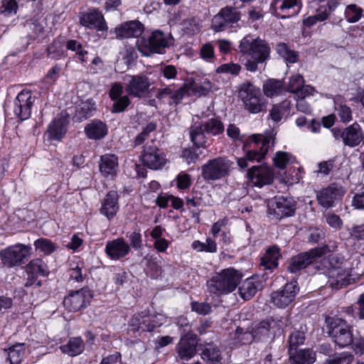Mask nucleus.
I'll return each instance as SVG.
<instances>
[{
    "mask_svg": "<svg viewBox=\"0 0 364 364\" xmlns=\"http://www.w3.org/2000/svg\"><path fill=\"white\" fill-rule=\"evenodd\" d=\"M242 278V274L235 269L223 270L210 282V291L218 294H226L234 291Z\"/></svg>",
    "mask_w": 364,
    "mask_h": 364,
    "instance_id": "f257e3e1",
    "label": "nucleus"
},
{
    "mask_svg": "<svg viewBox=\"0 0 364 364\" xmlns=\"http://www.w3.org/2000/svg\"><path fill=\"white\" fill-rule=\"evenodd\" d=\"M31 254L30 245L17 243L1 250L0 259L4 266L11 268L23 264Z\"/></svg>",
    "mask_w": 364,
    "mask_h": 364,
    "instance_id": "f03ea898",
    "label": "nucleus"
},
{
    "mask_svg": "<svg viewBox=\"0 0 364 364\" xmlns=\"http://www.w3.org/2000/svg\"><path fill=\"white\" fill-rule=\"evenodd\" d=\"M138 50L144 56L161 53L168 46V38L160 31H155L149 37L143 36L136 42Z\"/></svg>",
    "mask_w": 364,
    "mask_h": 364,
    "instance_id": "7ed1b4c3",
    "label": "nucleus"
},
{
    "mask_svg": "<svg viewBox=\"0 0 364 364\" xmlns=\"http://www.w3.org/2000/svg\"><path fill=\"white\" fill-rule=\"evenodd\" d=\"M239 48L241 53L248 54L260 63H264L269 58L270 48L264 40L259 38L251 41L245 37L240 41Z\"/></svg>",
    "mask_w": 364,
    "mask_h": 364,
    "instance_id": "20e7f679",
    "label": "nucleus"
},
{
    "mask_svg": "<svg viewBox=\"0 0 364 364\" xmlns=\"http://www.w3.org/2000/svg\"><path fill=\"white\" fill-rule=\"evenodd\" d=\"M239 97L242 100L245 108L251 113H258L265 107L260 90L249 82L240 85Z\"/></svg>",
    "mask_w": 364,
    "mask_h": 364,
    "instance_id": "39448f33",
    "label": "nucleus"
},
{
    "mask_svg": "<svg viewBox=\"0 0 364 364\" xmlns=\"http://www.w3.org/2000/svg\"><path fill=\"white\" fill-rule=\"evenodd\" d=\"M274 141L275 134L273 131L266 132L264 134H253L252 136V143L255 145V147L247 152L246 157L247 160L260 161L268 150L274 146Z\"/></svg>",
    "mask_w": 364,
    "mask_h": 364,
    "instance_id": "423d86ee",
    "label": "nucleus"
},
{
    "mask_svg": "<svg viewBox=\"0 0 364 364\" xmlns=\"http://www.w3.org/2000/svg\"><path fill=\"white\" fill-rule=\"evenodd\" d=\"M328 334L341 347H346L353 342L352 327L341 318H332L329 321Z\"/></svg>",
    "mask_w": 364,
    "mask_h": 364,
    "instance_id": "0eeeda50",
    "label": "nucleus"
},
{
    "mask_svg": "<svg viewBox=\"0 0 364 364\" xmlns=\"http://www.w3.org/2000/svg\"><path fill=\"white\" fill-rule=\"evenodd\" d=\"M328 250L326 246L318 247L292 257L288 267L289 271L291 273H296L306 268L318 258L326 255Z\"/></svg>",
    "mask_w": 364,
    "mask_h": 364,
    "instance_id": "6e6552de",
    "label": "nucleus"
},
{
    "mask_svg": "<svg viewBox=\"0 0 364 364\" xmlns=\"http://www.w3.org/2000/svg\"><path fill=\"white\" fill-rule=\"evenodd\" d=\"M267 214L272 219L280 220L295 213L294 201L283 196L274 197L268 202Z\"/></svg>",
    "mask_w": 364,
    "mask_h": 364,
    "instance_id": "1a4fd4ad",
    "label": "nucleus"
},
{
    "mask_svg": "<svg viewBox=\"0 0 364 364\" xmlns=\"http://www.w3.org/2000/svg\"><path fill=\"white\" fill-rule=\"evenodd\" d=\"M230 166L229 160L222 157L215 158L202 166V176L205 180H218L228 175Z\"/></svg>",
    "mask_w": 364,
    "mask_h": 364,
    "instance_id": "9d476101",
    "label": "nucleus"
},
{
    "mask_svg": "<svg viewBox=\"0 0 364 364\" xmlns=\"http://www.w3.org/2000/svg\"><path fill=\"white\" fill-rule=\"evenodd\" d=\"M128 80L125 85V90L128 95L142 98L149 95L151 82L145 75H127Z\"/></svg>",
    "mask_w": 364,
    "mask_h": 364,
    "instance_id": "9b49d317",
    "label": "nucleus"
},
{
    "mask_svg": "<svg viewBox=\"0 0 364 364\" xmlns=\"http://www.w3.org/2000/svg\"><path fill=\"white\" fill-rule=\"evenodd\" d=\"M327 275L329 285L332 288L338 289L348 285L351 281H355L360 274L353 272V270L345 264L331 267L328 269Z\"/></svg>",
    "mask_w": 364,
    "mask_h": 364,
    "instance_id": "f8f14e48",
    "label": "nucleus"
},
{
    "mask_svg": "<svg viewBox=\"0 0 364 364\" xmlns=\"http://www.w3.org/2000/svg\"><path fill=\"white\" fill-rule=\"evenodd\" d=\"M198 340L196 334L187 333L182 336L176 346V359L188 361L193 358L197 352Z\"/></svg>",
    "mask_w": 364,
    "mask_h": 364,
    "instance_id": "ddd939ff",
    "label": "nucleus"
},
{
    "mask_svg": "<svg viewBox=\"0 0 364 364\" xmlns=\"http://www.w3.org/2000/svg\"><path fill=\"white\" fill-rule=\"evenodd\" d=\"M142 161L147 167L154 170L161 168L168 161L166 154L154 145L153 141L144 146Z\"/></svg>",
    "mask_w": 364,
    "mask_h": 364,
    "instance_id": "4468645a",
    "label": "nucleus"
},
{
    "mask_svg": "<svg viewBox=\"0 0 364 364\" xmlns=\"http://www.w3.org/2000/svg\"><path fill=\"white\" fill-rule=\"evenodd\" d=\"M311 4L318 5L316 14L304 19V24L311 26L317 21H323L328 18L331 12L335 9L338 4V0H309Z\"/></svg>",
    "mask_w": 364,
    "mask_h": 364,
    "instance_id": "2eb2a0df",
    "label": "nucleus"
},
{
    "mask_svg": "<svg viewBox=\"0 0 364 364\" xmlns=\"http://www.w3.org/2000/svg\"><path fill=\"white\" fill-rule=\"evenodd\" d=\"M298 291L296 282L287 283L282 289L272 294L271 300L277 307L285 308L294 301Z\"/></svg>",
    "mask_w": 364,
    "mask_h": 364,
    "instance_id": "dca6fc26",
    "label": "nucleus"
},
{
    "mask_svg": "<svg viewBox=\"0 0 364 364\" xmlns=\"http://www.w3.org/2000/svg\"><path fill=\"white\" fill-rule=\"evenodd\" d=\"M33 97L29 90H23L18 94L14 100V112L21 120L27 119L31 112Z\"/></svg>",
    "mask_w": 364,
    "mask_h": 364,
    "instance_id": "f3484780",
    "label": "nucleus"
},
{
    "mask_svg": "<svg viewBox=\"0 0 364 364\" xmlns=\"http://www.w3.org/2000/svg\"><path fill=\"white\" fill-rule=\"evenodd\" d=\"M344 193L341 187L333 184L317 192L316 199L319 205L328 208L333 205L335 201L340 200Z\"/></svg>",
    "mask_w": 364,
    "mask_h": 364,
    "instance_id": "a211bd4d",
    "label": "nucleus"
},
{
    "mask_svg": "<svg viewBox=\"0 0 364 364\" xmlns=\"http://www.w3.org/2000/svg\"><path fill=\"white\" fill-rule=\"evenodd\" d=\"M80 23L82 26L90 28L96 29L100 31L107 30V26L103 15L98 10L92 9L82 14L80 18Z\"/></svg>",
    "mask_w": 364,
    "mask_h": 364,
    "instance_id": "6ab92c4d",
    "label": "nucleus"
},
{
    "mask_svg": "<svg viewBox=\"0 0 364 364\" xmlns=\"http://www.w3.org/2000/svg\"><path fill=\"white\" fill-rule=\"evenodd\" d=\"M124 87L120 82H114L112 85L109 92V96L114 103L112 112L118 113L124 112L130 104V99L128 95H122Z\"/></svg>",
    "mask_w": 364,
    "mask_h": 364,
    "instance_id": "aec40b11",
    "label": "nucleus"
},
{
    "mask_svg": "<svg viewBox=\"0 0 364 364\" xmlns=\"http://www.w3.org/2000/svg\"><path fill=\"white\" fill-rule=\"evenodd\" d=\"M248 176L252 183L258 187L269 185L273 182V171L267 166H253L248 171Z\"/></svg>",
    "mask_w": 364,
    "mask_h": 364,
    "instance_id": "412c9836",
    "label": "nucleus"
},
{
    "mask_svg": "<svg viewBox=\"0 0 364 364\" xmlns=\"http://www.w3.org/2000/svg\"><path fill=\"white\" fill-rule=\"evenodd\" d=\"M91 296L89 290L81 289L64 299L63 304L70 311H77L86 306Z\"/></svg>",
    "mask_w": 364,
    "mask_h": 364,
    "instance_id": "4be33fe9",
    "label": "nucleus"
},
{
    "mask_svg": "<svg viewBox=\"0 0 364 364\" xmlns=\"http://www.w3.org/2000/svg\"><path fill=\"white\" fill-rule=\"evenodd\" d=\"M130 250V245L122 237L107 242L105 247V252L107 256L114 260L124 257Z\"/></svg>",
    "mask_w": 364,
    "mask_h": 364,
    "instance_id": "5701e85b",
    "label": "nucleus"
},
{
    "mask_svg": "<svg viewBox=\"0 0 364 364\" xmlns=\"http://www.w3.org/2000/svg\"><path fill=\"white\" fill-rule=\"evenodd\" d=\"M363 133L358 123H354L343 129V143L345 146H357L363 141Z\"/></svg>",
    "mask_w": 364,
    "mask_h": 364,
    "instance_id": "b1692460",
    "label": "nucleus"
},
{
    "mask_svg": "<svg viewBox=\"0 0 364 364\" xmlns=\"http://www.w3.org/2000/svg\"><path fill=\"white\" fill-rule=\"evenodd\" d=\"M201 359L206 364H221L223 355L220 348L213 343H206L201 346Z\"/></svg>",
    "mask_w": 364,
    "mask_h": 364,
    "instance_id": "393cba45",
    "label": "nucleus"
},
{
    "mask_svg": "<svg viewBox=\"0 0 364 364\" xmlns=\"http://www.w3.org/2000/svg\"><path fill=\"white\" fill-rule=\"evenodd\" d=\"M144 31L143 25L138 21H131L115 28L117 38L139 37Z\"/></svg>",
    "mask_w": 364,
    "mask_h": 364,
    "instance_id": "a878e982",
    "label": "nucleus"
},
{
    "mask_svg": "<svg viewBox=\"0 0 364 364\" xmlns=\"http://www.w3.org/2000/svg\"><path fill=\"white\" fill-rule=\"evenodd\" d=\"M68 120L66 117H58L49 124L47 134L49 139L60 141L67 132Z\"/></svg>",
    "mask_w": 364,
    "mask_h": 364,
    "instance_id": "bb28decb",
    "label": "nucleus"
},
{
    "mask_svg": "<svg viewBox=\"0 0 364 364\" xmlns=\"http://www.w3.org/2000/svg\"><path fill=\"white\" fill-rule=\"evenodd\" d=\"M118 194L114 191L107 193L103 200L100 212L108 219L112 218L118 211Z\"/></svg>",
    "mask_w": 364,
    "mask_h": 364,
    "instance_id": "cd10ccee",
    "label": "nucleus"
},
{
    "mask_svg": "<svg viewBox=\"0 0 364 364\" xmlns=\"http://www.w3.org/2000/svg\"><path fill=\"white\" fill-rule=\"evenodd\" d=\"M118 168V159L114 154H105L100 157V171L105 176H114Z\"/></svg>",
    "mask_w": 364,
    "mask_h": 364,
    "instance_id": "c85d7f7f",
    "label": "nucleus"
},
{
    "mask_svg": "<svg viewBox=\"0 0 364 364\" xmlns=\"http://www.w3.org/2000/svg\"><path fill=\"white\" fill-rule=\"evenodd\" d=\"M299 0H274L271 4L272 9L281 18L289 17V11L299 5Z\"/></svg>",
    "mask_w": 364,
    "mask_h": 364,
    "instance_id": "c756f323",
    "label": "nucleus"
},
{
    "mask_svg": "<svg viewBox=\"0 0 364 364\" xmlns=\"http://www.w3.org/2000/svg\"><path fill=\"white\" fill-rule=\"evenodd\" d=\"M315 359V353L309 349L289 350L290 364H311Z\"/></svg>",
    "mask_w": 364,
    "mask_h": 364,
    "instance_id": "7c9ffc66",
    "label": "nucleus"
},
{
    "mask_svg": "<svg viewBox=\"0 0 364 364\" xmlns=\"http://www.w3.org/2000/svg\"><path fill=\"white\" fill-rule=\"evenodd\" d=\"M136 58L137 54L134 48L125 47L124 50L120 53V58L117 62V68L121 73H124L129 69Z\"/></svg>",
    "mask_w": 364,
    "mask_h": 364,
    "instance_id": "2f4dec72",
    "label": "nucleus"
},
{
    "mask_svg": "<svg viewBox=\"0 0 364 364\" xmlns=\"http://www.w3.org/2000/svg\"><path fill=\"white\" fill-rule=\"evenodd\" d=\"M85 132L90 139H100L107 134V129L102 122L93 121L85 127Z\"/></svg>",
    "mask_w": 364,
    "mask_h": 364,
    "instance_id": "473e14b6",
    "label": "nucleus"
},
{
    "mask_svg": "<svg viewBox=\"0 0 364 364\" xmlns=\"http://www.w3.org/2000/svg\"><path fill=\"white\" fill-rule=\"evenodd\" d=\"M84 348L85 344L80 337L72 338L67 344L60 346V349L64 353L72 357L82 353Z\"/></svg>",
    "mask_w": 364,
    "mask_h": 364,
    "instance_id": "72a5a7b5",
    "label": "nucleus"
},
{
    "mask_svg": "<svg viewBox=\"0 0 364 364\" xmlns=\"http://www.w3.org/2000/svg\"><path fill=\"white\" fill-rule=\"evenodd\" d=\"M26 272L32 278L41 276H46L48 274L46 264L40 259H35L26 266Z\"/></svg>",
    "mask_w": 364,
    "mask_h": 364,
    "instance_id": "f704fd0d",
    "label": "nucleus"
},
{
    "mask_svg": "<svg viewBox=\"0 0 364 364\" xmlns=\"http://www.w3.org/2000/svg\"><path fill=\"white\" fill-rule=\"evenodd\" d=\"M260 284L259 282L251 279H247L239 288V294L243 299L248 300L257 293Z\"/></svg>",
    "mask_w": 364,
    "mask_h": 364,
    "instance_id": "c9c22d12",
    "label": "nucleus"
},
{
    "mask_svg": "<svg viewBox=\"0 0 364 364\" xmlns=\"http://www.w3.org/2000/svg\"><path fill=\"white\" fill-rule=\"evenodd\" d=\"M279 256V249L275 246L271 247L262 257L260 264L267 269L274 268L277 266Z\"/></svg>",
    "mask_w": 364,
    "mask_h": 364,
    "instance_id": "e433bc0d",
    "label": "nucleus"
},
{
    "mask_svg": "<svg viewBox=\"0 0 364 364\" xmlns=\"http://www.w3.org/2000/svg\"><path fill=\"white\" fill-rule=\"evenodd\" d=\"M164 316L159 314V316H151L143 318L141 321H139L137 316L132 319V321L134 322L136 321V324L139 326V328H142L141 325H144L146 326L147 331H151L156 326H161L164 323Z\"/></svg>",
    "mask_w": 364,
    "mask_h": 364,
    "instance_id": "4c0bfd02",
    "label": "nucleus"
},
{
    "mask_svg": "<svg viewBox=\"0 0 364 364\" xmlns=\"http://www.w3.org/2000/svg\"><path fill=\"white\" fill-rule=\"evenodd\" d=\"M335 109L341 121L343 123H348L352 120V111L350 108L343 102L341 96L335 99Z\"/></svg>",
    "mask_w": 364,
    "mask_h": 364,
    "instance_id": "58836bf2",
    "label": "nucleus"
},
{
    "mask_svg": "<svg viewBox=\"0 0 364 364\" xmlns=\"http://www.w3.org/2000/svg\"><path fill=\"white\" fill-rule=\"evenodd\" d=\"M276 50L277 53L288 63H294L298 60V53L291 50L284 43H278Z\"/></svg>",
    "mask_w": 364,
    "mask_h": 364,
    "instance_id": "ea45409f",
    "label": "nucleus"
},
{
    "mask_svg": "<svg viewBox=\"0 0 364 364\" xmlns=\"http://www.w3.org/2000/svg\"><path fill=\"white\" fill-rule=\"evenodd\" d=\"M205 130L203 125H193L191 128V141L196 146H203L205 144Z\"/></svg>",
    "mask_w": 364,
    "mask_h": 364,
    "instance_id": "a19ab883",
    "label": "nucleus"
},
{
    "mask_svg": "<svg viewBox=\"0 0 364 364\" xmlns=\"http://www.w3.org/2000/svg\"><path fill=\"white\" fill-rule=\"evenodd\" d=\"M23 343H16L8 349V360L11 364H19L24 354Z\"/></svg>",
    "mask_w": 364,
    "mask_h": 364,
    "instance_id": "79ce46f5",
    "label": "nucleus"
},
{
    "mask_svg": "<svg viewBox=\"0 0 364 364\" xmlns=\"http://www.w3.org/2000/svg\"><path fill=\"white\" fill-rule=\"evenodd\" d=\"M263 90L267 97H272L278 95L283 91V85L281 81L270 79L264 83Z\"/></svg>",
    "mask_w": 364,
    "mask_h": 364,
    "instance_id": "37998d69",
    "label": "nucleus"
},
{
    "mask_svg": "<svg viewBox=\"0 0 364 364\" xmlns=\"http://www.w3.org/2000/svg\"><path fill=\"white\" fill-rule=\"evenodd\" d=\"M95 110V104L92 103L90 100H87L82 102L77 107L75 117L77 120L82 121L90 117L92 112Z\"/></svg>",
    "mask_w": 364,
    "mask_h": 364,
    "instance_id": "c03bdc74",
    "label": "nucleus"
},
{
    "mask_svg": "<svg viewBox=\"0 0 364 364\" xmlns=\"http://www.w3.org/2000/svg\"><path fill=\"white\" fill-rule=\"evenodd\" d=\"M234 338L236 340V343L242 345L250 344L255 340L254 335L252 332L245 331L240 327L236 328Z\"/></svg>",
    "mask_w": 364,
    "mask_h": 364,
    "instance_id": "a18cd8bd",
    "label": "nucleus"
},
{
    "mask_svg": "<svg viewBox=\"0 0 364 364\" xmlns=\"http://www.w3.org/2000/svg\"><path fill=\"white\" fill-rule=\"evenodd\" d=\"M192 247L199 252H215L217 250V245L215 241L210 238H208L205 242L200 241H194Z\"/></svg>",
    "mask_w": 364,
    "mask_h": 364,
    "instance_id": "49530a36",
    "label": "nucleus"
},
{
    "mask_svg": "<svg viewBox=\"0 0 364 364\" xmlns=\"http://www.w3.org/2000/svg\"><path fill=\"white\" fill-rule=\"evenodd\" d=\"M203 127H204L206 134L216 135L222 133L224 130V127L222 122L217 119H211L205 122Z\"/></svg>",
    "mask_w": 364,
    "mask_h": 364,
    "instance_id": "de8ad7c7",
    "label": "nucleus"
},
{
    "mask_svg": "<svg viewBox=\"0 0 364 364\" xmlns=\"http://www.w3.org/2000/svg\"><path fill=\"white\" fill-rule=\"evenodd\" d=\"M184 31L188 35H193L198 33L200 30V21L196 18H189L183 21Z\"/></svg>",
    "mask_w": 364,
    "mask_h": 364,
    "instance_id": "09e8293b",
    "label": "nucleus"
},
{
    "mask_svg": "<svg viewBox=\"0 0 364 364\" xmlns=\"http://www.w3.org/2000/svg\"><path fill=\"white\" fill-rule=\"evenodd\" d=\"M363 10L355 4H350L346 9L345 14L347 21L349 23H355L361 17Z\"/></svg>",
    "mask_w": 364,
    "mask_h": 364,
    "instance_id": "8fccbe9b",
    "label": "nucleus"
},
{
    "mask_svg": "<svg viewBox=\"0 0 364 364\" xmlns=\"http://www.w3.org/2000/svg\"><path fill=\"white\" fill-rule=\"evenodd\" d=\"M220 11L221 15H223L228 24L236 23L240 19V12H239L235 8L226 6Z\"/></svg>",
    "mask_w": 364,
    "mask_h": 364,
    "instance_id": "3c124183",
    "label": "nucleus"
},
{
    "mask_svg": "<svg viewBox=\"0 0 364 364\" xmlns=\"http://www.w3.org/2000/svg\"><path fill=\"white\" fill-rule=\"evenodd\" d=\"M34 246L45 255H49L55 250L56 246L50 240L41 238L35 241Z\"/></svg>",
    "mask_w": 364,
    "mask_h": 364,
    "instance_id": "603ef678",
    "label": "nucleus"
},
{
    "mask_svg": "<svg viewBox=\"0 0 364 364\" xmlns=\"http://www.w3.org/2000/svg\"><path fill=\"white\" fill-rule=\"evenodd\" d=\"M252 333H253L255 339L260 340L262 338L268 337L270 334L269 326L267 322L262 321L254 326Z\"/></svg>",
    "mask_w": 364,
    "mask_h": 364,
    "instance_id": "864d4df0",
    "label": "nucleus"
},
{
    "mask_svg": "<svg viewBox=\"0 0 364 364\" xmlns=\"http://www.w3.org/2000/svg\"><path fill=\"white\" fill-rule=\"evenodd\" d=\"M305 335L303 331H295L289 336V350H296L297 346L304 343Z\"/></svg>",
    "mask_w": 364,
    "mask_h": 364,
    "instance_id": "5fc2aeb1",
    "label": "nucleus"
},
{
    "mask_svg": "<svg viewBox=\"0 0 364 364\" xmlns=\"http://www.w3.org/2000/svg\"><path fill=\"white\" fill-rule=\"evenodd\" d=\"M211 90L210 81L205 80L201 84L194 83L190 87V91L198 95H205Z\"/></svg>",
    "mask_w": 364,
    "mask_h": 364,
    "instance_id": "6e6d98bb",
    "label": "nucleus"
},
{
    "mask_svg": "<svg viewBox=\"0 0 364 364\" xmlns=\"http://www.w3.org/2000/svg\"><path fill=\"white\" fill-rule=\"evenodd\" d=\"M241 70V66L237 63H225L223 64L217 68V73H226L237 75Z\"/></svg>",
    "mask_w": 364,
    "mask_h": 364,
    "instance_id": "4d7b16f0",
    "label": "nucleus"
},
{
    "mask_svg": "<svg viewBox=\"0 0 364 364\" xmlns=\"http://www.w3.org/2000/svg\"><path fill=\"white\" fill-rule=\"evenodd\" d=\"M190 92V86L188 85H184L183 86L181 87L179 89L176 90L172 91V94L171 96V101L169 102L170 105L175 103L178 104L181 102V100L183 99V96L186 93Z\"/></svg>",
    "mask_w": 364,
    "mask_h": 364,
    "instance_id": "13d9d810",
    "label": "nucleus"
},
{
    "mask_svg": "<svg viewBox=\"0 0 364 364\" xmlns=\"http://www.w3.org/2000/svg\"><path fill=\"white\" fill-rule=\"evenodd\" d=\"M304 84V80L301 75L295 74L289 78L288 85V90L289 92L294 93L298 91L301 87Z\"/></svg>",
    "mask_w": 364,
    "mask_h": 364,
    "instance_id": "bf43d9fd",
    "label": "nucleus"
},
{
    "mask_svg": "<svg viewBox=\"0 0 364 364\" xmlns=\"http://www.w3.org/2000/svg\"><path fill=\"white\" fill-rule=\"evenodd\" d=\"M228 24L225 17L223 15H221V11H220L218 14L214 16L212 19L211 26L212 28L216 32L223 31L228 26Z\"/></svg>",
    "mask_w": 364,
    "mask_h": 364,
    "instance_id": "052dcab7",
    "label": "nucleus"
},
{
    "mask_svg": "<svg viewBox=\"0 0 364 364\" xmlns=\"http://www.w3.org/2000/svg\"><path fill=\"white\" fill-rule=\"evenodd\" d=\"M353 360V356L348 353H343L333 358L328 359L325 364H350Z\"/></svg>",
    "mask_w": 364,
    "mask_h": 364,
    "instance_id": "680f3d73",
    "label": "nucleus"
},
{
    "mask_svg": "<svg viewBox=\"0 0 364 364\" xmlns=\"http://www.w3.org/2000/svg\"><path fill=\"white\" fill-rule=\"evenodd\" d=\"M289 160L290 155L284 151L277 152L274 159L275 166L279 168H285Z\"/></svg>",
    "mask_w": 364,
    "mask_h": 364,
    "instance_id": "e2e57ef3",
    "label": "nucleus"
},
{
    "mask_svg": "<svg viewBox=\"0 0 364 364\" xmlns=\"http://www.w3.org/2000/svg\"><path fill=\"white\" fill-rule=\"evenodd\" d=\"M156 124L154 123L148 124L146 127L143 129L141 132L136 137L135 145H140L144 142L149 134L156 129Z\"/></svg>",
    "mask_w": 364,
    "mask_h": 364,
    "instance_id": "0e129e2a",
    "label": "nucleus"
},
{
    "mask_svg": "<svg viewBox=\"0 0 364 364\" xmlns=\"http://www.w3.org/2000/svg\"><path fill=\"white\" fill-rule=\"evenodd\" d=\"M315 90L313 87L310 85H304V84L298 90L294 92L296 95V97L297 99L304 100L307 96L312 95Z\"/></svg>",
    "mask_w": 364,
    "mask_h": 364,
    "instance_id": "69168bd1",
    "label": "nucleus"
},
{
    "mask_svg": "<svg viewBox=\"0 0 364 364\" xmlns=\"http://www.w3.org/2000/svg\"><path fill=\"white\" fill-rule=\"evenodd\" d=\"M129 239L132 247L135 250H139L143 247L142 237L140 232H133L129 236Z\"/></svg>",
    "mask_w": 364,
    "mask_h": 364,
    "instance_id": "338daca9",
    "label": "nucleus"
},
{
    "mask_svg": "<svg viewBox=\"0 0 364 364\" xmlns=\"http://www.w3.org/2000/svg\"><path fill=\"white\" fill-rule=\"evenodd\" d=\"M349 234L355 240H364V224L354 225L349 230Z\"/></svg>",
    "mask_w": 364,
    "mask_h": 364,
    "instance_id": "774afa93",
    "label": "nucleus"
}]
</instances>
